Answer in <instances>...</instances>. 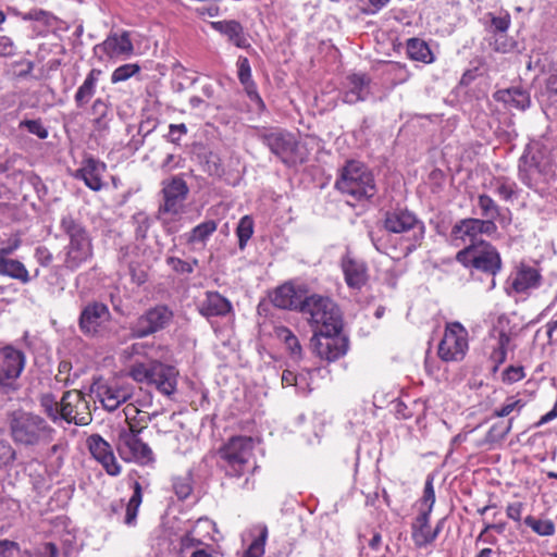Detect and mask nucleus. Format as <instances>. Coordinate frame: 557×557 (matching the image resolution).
<instances>
[{
  "mask_svg": "<svg viewBox=\"0 0 557 557\" xmlns=\"http://www.w3.org/2000/svg\"><path fill=\"white\" fill-rule=\"evenodd\" d=\"M8 423L13 443L24 448L49 445L57 433L44 417L23 409L13 410Z\"/></svg>",
  "mask_w": 557,
  "mask_h": 557,
  "instance_id": "f257e3e1",
  "label": "nucleus"
},
{
  "mask_svg": "<svg viewBox=\"0 0 557 557\" xmlns=\"http://www.w3.org/2000/svg\"><path fill=\"white\" fill-rule=\"evenodd\" d=\"M59 230L67 238V244L63 248V269L74 272L91 261L94 258L92 237L78 218L72 213L63 214L60 218Z\"/></svg>",
  "mask_w": 557,
  "mask_h": 557,
  "instance_id": "f03ea898",
  "label": "nucleus"
},
{
  "mask_svg": "<svg viewBox=\"0 0 557 557\" xmlns=\"http://www.w3.org/2000/svg\"><path fill=\"white\" fill-rule=\"evenodd\" d=\"M127 375L137 383L154 386L166 397L174 395L177 389L178 370L158 360L134 361L127 368Z\"/></svg>",
  "mask_w": 557,
  "mask_h": 557,
  "instance_id": "7ed1b4c3",
  "label": "nucleus"
},
{
  "mask_svg": "<svg viewBox=\"0 0 557 557\" xmlns=\"http://www.w3.org/2000/svg\"><path fill=\"white\" fill-rule=\"evenodd\" d=\"M300 312L313 329V333L342 330L339 309L330 297L317 294L305 297Z\"/></svg>",
  "mask_w": 557,
  "mask_h": 557,
  "instance_id": "20e7f679",
  "label": "nucleus"
},
{
  "mask_svg": "<svg viewBox=\"0 0 557 557\" xmlns=\"http://www.w3.org/2000/svg\"><path fill=\"white\" fill-rule=\"evenodd\" d=\"M456 260L471 271L492 275L491 287H495L494 276L500 272L503 262L498 250L491 243L485 240L468 245L457 252Z\"/></svg>",
  "mask_w": 557,
  "mask_h": 557,
  "instance_id": "39448f33",
  "label": "nucleus"
},
{
  "mask_svg": "<svg viewBox=\"0 0 557 557\" xmlns=\"http://www.w3.org/2000/svg\"><path fill=\"white\" fill-rule=\"evenodd\" d=\"M335 187L356 200L369 199L376 193L372 173L358 161H348L343 168Z\"/></svg>",
  "mask_w": 557,
  "mask_h": 557,
  "instance_id": "423d86ee",
  "label": "nucleus"
},
{
  "mask_svg": "<svg viewBox=\"0 0 557 557\" xmlns=\"http://www.w3.org/2000/svg\"><path fill=\"white\" fill-rule=\"evenodd\" d=\"M255 441L250 436L236 435L219 448V456L226 465V474L240 478L253 459Z\"/></svg>",
  "mask_w": 557,
  "mask_h": 557,
  "instance_id": "0eeeda50",
  "label": "nucleus"
},
{
  "mask_svg": "<svg viewBox=\"0 0 557 557\" xmlns=\"http://www.w3.org/2000/svg\"><path fill=\"white\" fill-rule=\"evenodd\" d=\"M384 228L389 233L410 234L407 239V245L404 247L405 255H409L420 246L424 236L423 222H421L414 213L403 208H397L385 213Z\"/></svg>",
  "mask_w": 557,
  "mask_h": 557,
  "instance_id": "6e6552de",
  "label": "nucleus"
},
{
  "mask_svg": "<svg viewBox=\"0 0 557 557\" xmlns=\"http://www.w3.org/2000/svg\"><path fill=\"white\" fill-rule=\"evenodd\" d=\"M553 176V169L544 153L527 148L519 160V178L530 188H543Z\"/></svg>",
  "mask_w": 557,
  "mask_h": 557,
  "instance_id": "1a4fd4ad",
  "label": "nucleus"
},
{
  "mask_svg": "<svg viewBox=\"0 0 557 557\" xmlns=\"http://www.w3.org/2000/svg\"><path fill=\"white\" fill-rule=\"evenodd\" d=\"M26 366V355L13 345L0 347V392L13 394L21 388L20 377Z\"/></svg>",
  "mask_w": 557,
  "mask_h": 557,
  "instance_id": "9d476101",
  "label": "nucleus"
},
{
  "mask_svg": "<svg viewBox=\"0 0 557 557\" xmlns=\"http://www.w3.org/2000/svg\"><path fill=\"white\" fill-rule=\"evenodd\" d=\"M140 430L132 424L128 429H122L116 438L115 447L120 457L126 462H135L140 466L152 465L156 461L150 446L139 437Z\"/></svg>",
  "mask_w": 557,
  "mask_h": 557,
  "instance_id": "9b49d317",
  "label": "nucleus"
},
{
  "mask_svg": "<svg viewBox=\"0 0 557 557\" xmlns=\"http://www.w3.org/2000/svg\"><path fill=\"white\" fill-rule=\"evenodd\" d=\"M134 386L127 382L98 380L91 385V392L108 411L116 410L134 396Z\"/></svg>",
  "mask_w": 557,
  "mask_h": 557,
  "instance_id": "f8f14e48",
  "label": "nucleus"
},
{
  "mask_svg": "<svg viewBox=\"0 0 557 557\" xmlns=\"http://www.w3.org/2000/svg\"><path fill=\"white\" fill-rule=\"evenodd\" d=\"M468 350V332L459 322L447 323L438 345V357L446 362L461 361Z\"/></svg>",
  "mask_w": 557,
  "mask_h": 557,
  "instance_id": "ddd939ff",
  "label": "nucleus"
},
{
  "mask_svg": "<svg viewBox=\"0 0 557 557\" xmlns=\"http://www.w3.org/2000/svg\"><path fill=\"white\" fill-rule=\"evenodd\" d=\"M61 420L75 425H88L92 421L90 401L84 393L71 389L61 397Z\"/></svg>",
  "mask_w": 557,
  "mask_h": 557,
  "instance_id": "4468645a",
  "label": "nucleus"
},
{
  "mask_svg": "<svg viewBox=\"0 0 557 557\" xmlns=\"http://www.w3.org/2000/svg\"><path fill=\"white\" fill-rule=\"evenodd\" d=\"M253 136L260 139L273 154L286 161L295 151L297 143L293 134L278 127L256 126Z\"/></svg>",
  "mask_w": 557,
  "mask_h": 557,
  "instance_id": "2eb2a0df",
  "label": "nucleus"
},
{
  "mask_svg": "<svg viewBox=\"0 0 557 557\" xmlns=\"http://www.w3.org/2000/svg\"><path fill=\"white\" fill-rule=\"evenodd\" d=\"M342 330L334 332H314L310 346L312 351L321 359L329 362L335 361L343 357L348 349V341L341 335Z\"/></svg>",
  "mask_w": 557,
  "mask_h": 557,
  "instance_id": "dca6fc26",
  "label": "nucleus"
},
{
  "mask_svg": "<svg viewBox=\"0 0 557 557\" xmlns=\"http://www.w3.org/2000/svg\"><path fill=\"white\" fill-rule=\"evenodd\" d=\"M111 320L107 305L98 301L87 304L81 311L78 327L87 337H103L106 324Z\"/></svg>",
  "mask_w": 557,
  "mask_h": 557,
  "instance_id": "f3484780",
  "label": "nucleus"
},
{
  "mask_svg": "<svg viewBox=\"0 0 557 557\" xmlns=\"http://www.w3.org/2000/svg\"><path fill=\"white\" fill-rule=\"evenodd\" d=\"M173 319V312L164 305L147 310L131 325V336L143 338L163 330Z\"/></svg>",
  "mask_w": 557,
  "mask_h": 557,
  "instance_id": "a211bd4d",
  "label": "nucleus"
},
{
  "mask_svg": "<svg viewBox=\"0 0 557 557\" xmlns=\"http://www.w3.org/2000/svg\"><path fill=\"white\" fill-rule=\"evenodd\" d=\"M496 230L497 226L495 222L491 220L468 218L457 222L453 226L450 235L454 242H460L466 247L484 242L480 236L483 234L491 235L495 233Z\"/></svg>",
  "mask_w": 557,
  "mask_h": 557,
  "instance_id": "6ab92c4d",
  "label": "nucleus"
},
{
  "mask_svg": "<svg viewBox=\"0 0 557 557\" xmlns=\"http://www.w3.org/2000/svg\"><path fill=\"white\" fill-rule=\"evenodd\" d=\"M215 524L208 518L198 519L193 527L185 532L180 540L181 554H187L197 550H208L210 541H213V531Z\"/></svg>",
  "mask_w": 557,
  "mask_h": 557,
  "instance_id": "aec40b11",
  "label": "nucleus"
},
{
  "mask_svg": "<svg viewBox=\"0 0 557 557\" xmlns=\"http://www.w3.org/2000/svg\"><path fill=\"white\" fill-rule=\"evenodd\" d=\"M542 284V275L539 269L524 262L517 264L507 280L506 292L510 296L530 295L532 290Z\"/></svg>",
  "mask_w": 557,
  "mask_h": 557,
  "instance_id": "412c9836",
  "label": "nucleus"
},
{
  "mask_svg": "<svg viewBox=\"0 0 557 557\" xmlns=\"http://www.w3.org/2000/svg\"><path fill=\"white\" fill-rule=\"evenodd\" d=\"M87 447L91 456L103 467L106 472L111 476L121 473V466L117 462L111 445L99 434L90 435L86 441Z\"/></svg>",
  "mask_w": 557,
  "mask_h": 557,
  "instance_id": "4be33fe9",
  "label": "nucleus"
},
{
  "mask_svg": "<svg viewBox=\"0 0 557 557\" xmlns=\"http://www.w3.org/2000/svg\"><path fill=\"white\" fill-rule=\"evenodd\" d=\"M162 193L164 202L160 210L173 215L180 214L188 194L186 182L181 177H173L163 183Z\"/></svg>",
  "mask_w": 557,
  "mask_h": 557,
  "instance_id": "5701e85b",
  "label": "nucleus"
},
{
  "mask_svg": "<svg viewBox=\"0 0 557 557\" xmlns=\"http://www.w3.org/2000/svg\"><path fill=\"white\" fill-rule=\"evenodd\" d=\"M134 51V46L128 32L122 34H111L103 42L95 47L96 53H103L108 58H117L121 55H131Z\"/></svg>",
  "mask_w": 557,
  "mask_h": 557,
  "instance_id": "b1692460",
  "label": "nucleus"
},
{
  "mask_svg": "<svg viewBox=\"0 0 557 557\" xmlns=\"http://www.w3.org/2000/svg\"><path fill=\"white\" fill-rule=\"evenodd\" d=\"M345 282L349 288L361 289L368 281V269L363 261L346 253L341 261Z\"/></svg>",
  "mask_w": 557,
  "mask_h": 557,
  "instance_id": "393cba45",
  "label": "nucleus"
},
{
  "mask_svg": "<svg viewBox=\"0 0 557 557\" xmlns=\"http://www.w3.org/2000/svg\"><path fill=\"white\" fill-rule=\"evenodd\" d=\"M442 523L443 521H440L435 529L432 530L430 527V513L420 511L411 525V536L414 545L421 548L431 544L441 532Z\"/></svg>",
  "mask_w": 557,
  "mask_h": 557,
  "instance_id": "a878e982",
  "label": "nucleus"
},
{
  "mask_svg": "<svg viewBox=\"0 0 557 557\" xmlns=\"http://www.w3.org/2000/svg\"><path fill=\"white\" fill-rule=\"evenodd\" d=\"M485 17L490 21L488 30L496 36L494 42L495 50L503 53L511 51L515 44L505 38V34L511 24L510 14L505 12L503 15L496 16L493 13H487Z\"/></svg>",
  "mask_w": 557,
  "mask_h": 557,
  "instance_id": "bb28decb",
  "label": "nucleus"
},
{
  "mask_svg": "<svg viewBox=\"0 0 557 557\" xmlns=\"http://www.w3.org/2000/svg\"><path fill=\"white\" fill-rule=\"evenodd\" d=\"M371 79L366 74H350L346 77L343 101L354 104L364 101L370 95Z\"/></svg>",
  "mask_w": 557,
  "mask_h": 557,
  "instance_id": "cd10ccee",
  "label": "nucleus"
},
{
  "mask_svg": "<svg viewBox=\"0 0 557 557\" xmlns=\"http://www.w3.org/2000/svg\"><path fill=\"white\" fill-rule=\"evenodd\" d=\"M106 163L94 158L83 161L82 166L76 170L75 177L84 181L91 190L98 191L102 188V175L106 172Z\"/></svg>",
  "mask_w": 557,
  "mask_h": 557,
  "instance_id": "c85d7f7f",
  "label": "nucleus"
},
{
  "mask_svg": "<svg viewBox=\"0 0 557 557\" xmlns=\"http://www.w3.org/2000/svg\"><path fill=\"white\" fill-rule=\"evenodd\" d=\"M304 299L299 288L290 283H285L275 289L272 302L275 307L281 309L300 311Z\"/></svg>",
  "mask_w": 557,
  "mask_h": 557,
  "instance_id": "c756f323",
  "label": "nucleus"
},
{
  "mask_svg": "<svg viewBox=\"0 0 557 557\" xmlns=\"http://www.w3.org/2000/svg\"><path fill=\"white\" fill-rule=\"evenodd\" d=\"M211 26L216 32L227 37L236 47L245 49L249 47L247 36L242 24L235 20L212 22Z\"/></svg>",
  "mask_w": 557,
  "mask_h": 557,
  "instance_id": "7c9ffc66",
  "label": "nucleus"
},
{
  "mask_svg": "<svg viewBox=\"0 0 557 557\" xmlns=\"http://www.w3.org/2000/svg\"><path fill=\"white\" fill-rule=\"evenodd\" d=\"M231 310L230 300L218 292H207L199 307L200 313L207 318L226 315Z\"/></svg>",
  "mask_w": 557,
  "mask_h": 557,
  "instance_id": "2f4dec72",
  "label": "nucleus"
},
{
  "mask_svg": "<svg viewBox=\"0 0 557 557\" xmlns=\"http://www.w3.org/2000/svg\"><path fill=\"white\" fill-rule=\"evenodd\" d=\"M102 74L103 72L100 69H91L88 72L83 84L78 87L74 96L77 108L85 107L91 100Z\"/></svg>",
  "mask_w": 557,
  "mask_h": 557,
  "instance_id": "473e14b6",
  "label": "nucleus"
},
{
  "mask_svg": "<svg viewBox=\"0 0 557 557\" xmlns=\"http://www.w3.org/2000/svg\"><path fill=\"white\" fill-rule=\"evenodd\" d=\"M16 15L23 21L35 22L39 35L47 34L50 29L54 28L58 23V18L51 12L39 8H34L24 13L16 12Z\"/></svg>",
  "mask_w": 557,
  "mask_h": 557,
  "instance_id": "72a5a7b5",
  "label": "nucleus"
},
{
  "mask_svg": "<svg viewBox=\"0 0 557 557\" xmlns=\"http://www.w3.org/2000/svg\"><path fill=\"white\" fill-rule=\"evenodd\" d=\"M496 99L518 110H524L530 106L529 94L517 87L497 91Z\"/></svg>",
  "mask_w": 557,
  "mask_h": 557,
  "instance_id": "f704fd0d",
  "label": "nucleus"
},
{
  "mask_svg": "<svg viewBox=\"0 0 557 557\" xmlns=\"http://www.w3.org/2000/svg\"><path fill=\"white\" fill-rule=\"evenodd\" d=\"M0 275L17 280L23 284L30 282L26 267L16 259L0 258Z\"/></svg>",
  "mask_w": 557,
  "mask_h": 557,
  "instance_id": "c9c22d12",
  "label": "nucleus"
},
{
  "mask_svg": "<svg viewBox=\"0 0 557 557\" xmlns=\"http://www.w3.org/2000/svg\"><path fill=\"white\" fill-rule=\"evenodd\" d=\"M407 54L414 61L423 63H431L433 61V54L428 44L419 38H410L407 41Z\"/></svg>",
  "mask_w": 557,
  "mask_h": 557,
  "instance_id": "e433bc0d",
  "label": "nucleus"
},
{
  "mask_svg": "<svg viewBox=\"0 0 557 557\" xmlns=\"http://www.w3.org/2000/svg\"><path fill=\"white\" fill-rule=\"evenodd\" d=\"M274 333L285 344L290 356L299 360L302 356V348L296 335L286 326H276Z\"/></svg>",
  "mask_w": 557,
  "mask_h": 557,
  "instance_id": "4c0bfd02",
  "label": "nucleus"
},
{
  "mask_svg": "<svg viewBox=\"0 0 557 557\" xmlns=\"http://www.w3.org/2000/svg\"><path fill=\"white\" fill-rule=\"evenodd\" d=\"M39 406L46 417L53 423L61 421V399L57 400L53 394L46 393L40 395Z\"/></svg>",
  "mask_w": 557,
  "mask_h": 557,
  "instance_id": "58836bf2",
  "label": "nucleus"
},
{
  "mask_svg": "<svg viewBox=\"0 0 557 557\" xmlns=\"http://www.w3.org/2000/svg\"><path fill=\"white\" fill-rule=\"evenodd\" d=\"M218 228V224L213 220H208L195 226L187 234L188 244L205 243Z\"/></svg>",
  "mask_w": 557,
  "mask_h": 557,
  "instance_id": "ea45409f",
  "label": "nucleus"
},
{
  "mask_svg": "<svg viewBox=\"0 0 557 557\" xmlns=\"http://www.w3.org/2000/svg\"><path fill=\"white\" fill-rule=\"evenodd\" d=\"M490 186L496 195L506 201L511 200L516 196L517 185L507 177H494L491 180Z\"/></svg>",
  "mask_w": 557,
  "mask_h": 557,
  "instance_id": "a19ab883",
  "label": "nucleus"
},
{
  "mask_svg": "<svg viewBox=\"0 0 557 557\" xmlns=\"http://www.w3.org/2000/svg\"><path fill=\"white\" fill-rule=\"evenodd\" d=\"M143 500L141 486L138 482L134 483V493L126 505V512L124 522L127 525H133L136 522L139 506Z\"/></svg>",
  "mask_w": 557,
  "mask_h": 557,
  "instance_id": "79ce46f5",
  "label": "nucleus"
},
{
  "mask_svg": "<svg viewBox=\"0 0 557 557\" xmlns=\"http://www.w3.org/2000/svg\"><path fill=\"white\" fill-rule=\"evenodd\" d=\"M524 523L541 536H552L555 533V524L549 519L542 520L528 516L524 519Z\"/></svg>",
  "mask_w": 557,
  "mask_h": 557,
  "instance_id": "37998d69",
  "label": "nucleus"
},
{
  "mask_svg": "<svg viewBox=\"0 0 557 557\" xmlns=\"http://www.w3.org/2000/svg\"><path fill=\"white\" fill-rule=\"evenodd\" d=\"M478 206L481 209L482 216L486 218V220H494L499 216V208L496 202L485 194H482L478 197Z\"/></svg>",
  "mask_w": 557,
  "mask_h": 557,
  "instance_id": "c03bdc74",
  "label": "nucleus"
},
{
  "mask_svg": "<svg viewBox=\"0 0 557 557\" xmlns=\"http://www.w3.org/2000/svg\"><path fill=\"white\" fill-rule=\"evenodd\" d=\"M236 234L238 236V246L240 249H244L253 234V221L250 216L245 215L239 220Z\"/></svg>",
  "mask_w": 557,
  "mask_h": 557,
  "instance_id": "a18cd8bd",
  "label": "nucleus"
},
{
  "mask_svg": "<svg viewBox=\"0 0 557 557\" xmlns=\"http://www.w3.org/2000/svg\"><path fill=\"white\" fill-rule=\"evenodd\" d=\"M139 71H140V66L138 64H135V63L123 64L113 71L111 81L113 84L124 82V81L128 79L129 77H132L133 75H135L136 73H138Z\"/></svg>",
  "mask_w": 557,
  "mask_h": 557,
  "instance_id": "49530a36",
  "label": "nucleus"
},
{
  "mask_svg": "<svg viewBox=\"0 0 557 557\" xmlns=\"http://www.w3.org/2000/svg\"><path fill=\"white\" fill-rule=\"evenodd\" d=\"M435 503V492L433 487V479L428 478L424 490H423V496L421 498V512H428L431 513L433 506Z\"/></svg>",
  "mask_w": 557,
  "mask_h": 557,
  "instance_id": "de8ad7c7",
  "label": "nucleus"
},
{
  "mask_svg": "<svg viewBox=\"0 0 557 557\" xmlns=\"http://www.w3.org/2000/svg\"><path fill=\"white\" fill-rule=\"evenodd\" d=\"M151 403L152 397L150 394H147L144 400L136 399L135 403H128L123 409L126 420L135 419L143 411V408L151 406Z\"/></svg>",
  "mask_w": 557,
  "mask_h": 557,
  "instance_id": "09e8293b",
  "label": "nucleus"
},
{
  "mask_svg": "<svg viewBox=\"0 0 557 557\" xmlns=\"http://www.w3.org/2000/svg\"><path fill=\"white\" fill-rule=\"evenodd\" d=\"M524 407V403L521 399H516L515 397H510L506 400V403L498 409L494 411L495 417H507L513 411H520Z\"/></svg>",
  "mask_w": 557,
  "mask_h": 557,
  "instance_id": "8fccbe9b",
  "label": "nucleus"
},
{
  "mask_svg": "<svg viewBox=\"0 0 557 557\" xmlns=\"http://www.w3.org/2000/svg\"><path fill=\"white\" fill-rule=\"evenodd\" d=\"M511 423L512 419H510L507 423L500 422L494 424L487 433V440L491 442L504 440L506 435L510 432Z\"/></svg>",
  "mask_w": 557,
  "mask_h": 557,
  "instance_id": "3c124183",
  "label": "nucleus"
},
{
  "mask_svg": "<svg viewBox=\"0 0 557 557\" xmlns=\"http://www.w3.org/2000/svg\"><path fill=\"white\" fill-rule=\"evenodd\" d=\"M267 530L264 529L259 537L255 539L245 552L244 557H261L264 554Z\"/></svg>",
  "mask_w": 557,
  "mask_h": 557,
  "instance_id": "603ef678",
  "label": "nucleus"
},
{
  "mask_svg": "<svg viewBox=\"0 0 557 557\" xmlns=\"http://www.w3.org/2000/svg\"><path fill=\"white\" fill-rule=\"evenodd\" d=\"M20 127H25L30 134L36 135L40 139L48 137V131L40 120H24L20 122Z\"/></svg>",
  "mask_w": 557,
  "mask_h": 557,
  "instance_id": "864d4df0",
  "label": "nucleus"
},
{
  "mask_svg": "<svg viewBox=\"0 0 557 557\" xmlns=\"http://www.w3.org/2000/svg\"><path fill=\"white\" fill-rule=\"evenodd\" d=\"M173 488H174L176 496L180 499H186L193 491V487L190 484V479L187 476L175 479V481L173 483Z\"/></svg>",
  "mask_w": 557,
  "mask_h": 557,
  "instance_id": "5fc2aeb1",
  "label": "nucleus"
},
{
  "mask_svg": "<svg viewBox=\"0 0 557 557\" xmlns=\"http://www.w3.org/2000/svg\"><path fill=\"white\" fill-rule=\"evenodd\" d=\"M20 554L21 547L17 542L0 540V557H17Z\"/></svg>",
  "mask_w": 557,
  "mask_h": 557,
  "instance_id": "6e6d98bb",
  "label": "nucleus"
},
{
  "mask_svg": "<svg viewBox=\"0 0 557 557\" xmlns=\"http://www.w3.org/2000/svg\"><path fill=\"white\" fill-rule=\"evenodd\" d=\"M166 263L171 267V269L176 272V273H181V274H188V273H191L194 271V267L191 263L187 262V261H184L180 258H176V257H168L166 258Z\"/></svg>",
  "mask_w": 557,
  "mask_h": 557,
  "instance_id": "4d7b16f0",
  "label": "nucleus"
},
{
  "mask_svg": "<svg viewBox=\"0 0 557 557\" xmlns=\"http://www.w3.org/2000/svg\"><path fill=\"white\" fill-rule=\"evenodd\" d=\"M238 79L240 84L251 81V67L249 60L246 57H239L237 60Z\"/></svg>",
  "mask_w": 557,
  "mask_h": 557,
  "instance_id": "13d9d810",
  "label": "nucleus"
},
{
  "mask_svg": "<svg viewBox=\"0 0 557 557\" xmlns=\"http://www.w3.org/2000/svg\"><path fill=\"white\" fill-rule=\"evenodd\" d=\"M34 557H59V548L51 542L42 543L35 549Z\"/></svg>",
  "mask_w": 557,
  "mask_h": 557,
  "instance_id": "bf43d9fd",
  "label": "nucleus"
},
{
  "mask_svg": "<svg viewBox=\"0 0 557 557\" xmlns=\"http://www.w3.org/2000/svg\"><path fill=\"white\" fill-rule=\"evenodd\" d=\"M524 377V372L522 367H508L503 373V381L506 383H515Z\"/></svg>",
  "mask_w": 557,
  "mask_h": 557,
  "instance_id": "052dcab7",
  "label": "nucleus"
},
{
  "mask_svg": "<svg viewBox=\"0 0 557 557\" xmlns=\"http://www.w3.org/2000/svg\"><path fill=\"white\" fill-rule=\"evenodd\" d=\"M35 259L40 265L48 267L49 264H51L53 256L47 247L39 246L35 250Z\"/></svg>",
  "mask_w": 557,
  "mask_h": 557,
  "instance_id": "680f3d73",
  "label": "nucleus"
},
{
  "mask_svg": "<svg viewBox=\"0 0 557 557\" xmlns=\"http://www.w3.org/2000/svg\"><path fill=\"white\" fill-rule=\"evenodd\" d=\"M187 133V127L184 123L171 124L169 126L168 139L171 143L177 144L183 135Z\"/></svg>",
  "mask_w": 557,
  "mask_h": 557,
  "instance_id": "e2e57ef3",
  "label": "nucleus"
},
{
  "mask_svg": "<svg viewBox=\"0 0 557 557\" xmlns=\"http://www.w3.org/2000/svg\"><path fill=\"white\" fill-rule=\"evenodd\" d=\"M546 94L550 102L557 103V74H552L546 79Z\"/></svg>",
  "mask_w": 557,
  "mask_h": 557,
  "instance_id": "0e129e2a",
  "label": "nucleus"
},
{
  "mask_svg": "<svg viewBox=\"0 0 557 557\" xmlns=\"http://www.w3.org/2000/svg\"><path fill=\"white\" fill-rule=\"evenodd\" d=\"M523 511V504L520 502L509 504L506 508V515L509 519L519 522Z\"/></svg>",
  "mask_w": 557,
  "mask_h": 557,
  "instance_id": "69168bd1",
  "label": "nucleus"
},
{
  "mask_svg": "<svg viewBox=\"0 0 557 557\" xmlns=\"http://www.w3.org/2000/svg\"><path fill=\"white\" fill-rule=\"evenodd\" d=\"M15 53V46L10 37L0 36V55L11 57Z\"/></svg>",
  "mask_w": 557,
  "mask_h": 557,
  "instance_id": "338daca9",
  "label": "nucleus"
},
{
  "mask_svg": "<svg viewBox=\"0 0 557 557\" xmlns=\"http://www.w3.org/2000/svg\"><path fill=\"white\" fill-rule=\"evenodd\" d=\"M300 380H304L302 376H299L297 375L295 372L290 371V370H285L282 374V384L284 386H296V387H300L299 386V381Z\"/></svg>",
  "mask_w": 557,
  "mask_h": 557,
  "instance_id": "774afa93",
  "label": "nucleus"
}]
</instances>
